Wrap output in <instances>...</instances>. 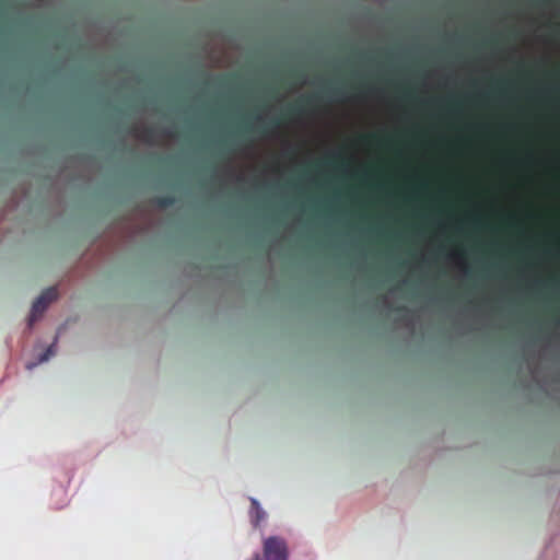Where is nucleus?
I'll use <instances>...</instances> for the list:
<instances>
[{
	"instance_id": "ddd939ff",
	"label": "nucleus",
	"mask_w": 560,
	"mask_h": 560,
	"mask_svg": "<svg viewBox=\"0 0 560 560\" xmlns=\"http://www.w3.org/2000/svg\"><path fill=\"white\" fill-rule=\"evenodd\" d=\"M351 194H352V201H353L354 200V187L353 186H352Z\"/></svg>"
},
{
	"instance_id": "f03ea898",
	"label": "nucleus",
	"mask_w": 560,
	"mask_h": 560,
	"mask_svg": "<svg viewBox=\"0 0 560 560\" xmlns=\"http://www.w3.org/2000/svg\"><path fill=\"white\" fill-rule=\"evenodd\" d=\"M57 298V291L55 288L45 290L34 302L30 316V325H32L47 308L50 302Z\"/></svg>"
},
{
	"instance_id": "6e6552de",
	"label": "nucleus",
	"mask_w": 560,
	"mask_h": 560,
	"mask_svg": "<svg viewBox=\"0 0 560 560\" xmlns=\"http://www.w3.org/2000/svg\"><path fill=\"white\" fill-rule=\"evenodd\" d=\"M374 234L380 238H387L389 237V231L387 229L386 223L381 220L378 221L375 226L373 228Z\"/></svg>"
},
{
	"instance_id": "4468645a",
	"label": "nucleus",
	"mask_w": 560,
	"mask_h": 560,
	"mask_svg": "<svg viewBox=\"0 0 560 560\" xmlns=\"http://www.w3.org/2000/svg\"><path fill=\"white\" fill-rule=\"evenodd\" d=\"M475 221H476L478 224H480V222H481L480 217H477Z\"/></svg>"
},
{
	"instance_id": "7ed1b4c3",
	"label": "nucleus",
	"mask_w": 560,
	"mask_h": 560,
	"mask_svg": "<svg viewBox=\"0 0 560 560\" xmlns=\"http://www.w3.org/2000/svg\"><path fill=\"white\" fill-rule=\"evenodd\" d=\"M447 260L458 269L464 276L469 275L470 265L464 252L460 250H451L447 256Z\"/></svg>"
},
{
	"instance_id": "0eeeda50",
	"label": "nucleus",
	"mask_w": 560,
	"mask_h": 560,
	"mask_svg": "<svg viewBox=\"0 0 560 560\" xmlns=\"http://www.w3.org/2000/svg\"><path fill=\"white\" fill-rule=\"evenodd\" d=\"M354 104V94L352 93V105ZM357 141L354 137V115L352 114V179L354 178L355 167L354 163L357 160V152H355Z\"/></svg>"
},
{
	"instance_id": "9b49d317",
	"label": "nucleus",
	"mask_w": 560,
	"mask_h": 560,
	"mask_svg": "<svg viewBox=\"0 0 560 560\" xmlns=\"http://www.w3.org/2000/svg\"><path fill=\"white\" fill-rule=\"evenodd\" d=\"M552 89L550 88H544V89H540L539 92L542 93V94H548L551 92Z\"/></svg>"
},
{
	"instance_id": "9d476101",
	"label": "nucleus",
	"mask_w": 560,
	"mask_h": 560,
	"mask_svg": "<svg viewBox=\"0 0 560 560\" xmlns=\"http://www.w3.org/2000/svg\"><path fill=\"white\" fill-rule=\"evenodd\" d=\"M438 225H439V228H440L442 231H445V229H446V224H445V222H444L443 220H439V221H438Z\"/></svg>"
},
{
	"instance_id": "f8f14e48",
	"label": "nucleus",
	"mask_w": 560,
	"mask_h": 560,
	"mask_svg": "<svg viewBox=\"0 0 560 560\" xmlns=\"http://www.w3.org/2000/svg\"><path fill=\"white\" fill-rule=\"evenodd\" d=\"M253 560H260L259 553H256Z\"/></svg>"
},
{
	"instance_id": "1a4fd4ad",
	"label": "nucleus",
	"mask_w": 560,
	"mask_h": 560,
	"mask_svg": "<svg viewBox=\"0 0 560 560\" xmlns=\"http://www.w3.org/2000/svg\"><path fill=\"white\" fill-rule=\"evenodd\" d=\"M376 188H377V190L387 194V187H386V184L384 182H378L376 184Z\"/></svg>"
},
{
	"instance_id": "39448f33",
	"label": "nucleus",
	"mask_w": 560,
	"mask_h": 560,
	"mask_svg": "<svg viewBox=\"0 0 560 560\" xmlns=\"http://www.w3.org/2000/svg\"><path fill=\"white\" fill-rule=\"evenodd\" d=\"M250 502H252V511H250L252 523L255 526H258L261 522H264L266 520L267 515L257 499L250 498Z\"/></svg>"
},
{
	"instance_id": "423d86ee",
	"label": "nucleus",
	"mask_w": 560,
	"mask_h": 560,
	"mask_svg": "<svg viewBox=\"0 0 560 560\" xmlns=\"http://www.w3.org/2000/svg\"><path fill=\"white\" fill-rule=\"evenodd\" d=\"M371 95L381 104L388 103V92L384 86H375L371 89Z\"/></svg>"
},
{
	"instance_id": "f257e3e1",
	"label": "nucleus",
	"mask_w": 560,
	"mask_h": 560,
	"mask_svg": "<svg viewBox=\"0 0 560 560\" xmlns=\"http://www.w3.org/2000/svg\"><path fill=\"white\" fill-rule=\"evenodd\" d=\"M265 560H288L289 550L283 538L270 536L264 541Z\"/></svg>"
},
{
	"instance_id": "20e7f679",
	"label": "nucleus",
	"mask_w": 560,
	"mask_h": 560,
	"mask_svg": "<svg viewBox=\"0 0 560 560\" xmlns=\"http://www.w3.org/2000/svg\"><path fill=\"white\" fill-rule=\"evenodd\" d=\"M57 339L34 362H27L26 369L32 371L38 364L49 361L56 354Z\"/></svg>"
}]
</instances>
